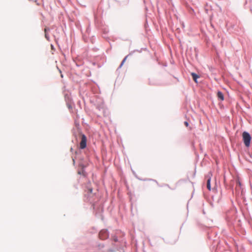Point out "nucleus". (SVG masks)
<instances>
[{
  "label": "nucleus",
  "instance_id": "1",
  "mask_svg": "<svg viewBox=\"0 0 252 252\" xmlns=\"http://www.w3.org/2000/svg\"><path fill=\"white\" fill-rule=\"evenodd\" d=\"M242 137L245 146L246 147H249L252 139L250 134L248 132L244 131L242 133Z\"/></svg>",
  "mask_w": 252,
  "mask_h": 252
},
{
  "label": "nucleus",
  "instance_id": "2",
  "mask_svg": "<svg viewBox=\"0 0 252 252\" xmlns=\"http://www.w3.org/2000/svg\"><path fill=\"white\" fill-rule=\"evenodd\" d=\"M87 146V137L84 134H81V140L80 143V148L85 149Z\"/></svg>",
  "mask_w": 252,
  "mask_h": 252
},
{
  "label": "nucleus",
  "instance_id": "3",
  "mask_svg": "<svg viewBox=\"0 0 252 252\" xmlns=\"http://www.w3.org/2000/svg\"><path fill=\"white\" fill-rule=\"evenodd\" d=\"M108 236V232L107 230H101L99 233V237L102 240L107 238Z\"/></svg>",
  "mask_w": 252,
  "mask_h": 252
},
{
  "label": "nucleus",
  "instance_id": "4",
  "mask_svg": "<svg viewBox=\"0 0 252 252\" xmlns=\"http://www.w3.org/2000/svg\"><path fill=\"white\" fill-rule=\"evenodd\" d=\"M212 176V174L209 173L207 176V177L208 178L207 181V188L209 190H211V189L210 182Z\"/></svg>",
  "mask_w": 252,
  "mask_h": 252
},
{
  "label": "nucleus",
  "instance_id": "5",
  "mask_svg": "<svg viewBox=\"0 0 252 252\" xmlns=\"http://www.w3.org/2000/svg\"><path fill=\"white\" fill-rule=\"evenodd\" d=\"M217 96L218 98H219L220 100H224V96L223 94L221 92L219 91L217 93Z\"/></svg>",
  "mask_w": 252,
  "mask_h": 252
},
{
  "label": "nucleus",
  "instance_id": "6",
  "mask_svg": "<svg viewBox=\"0 0 252 252\" xmlns=\"http://www.w3.org/2000/svg\"><path fill=\"white\" fill-rule=\"evenodd\" d=\"M191 76L192 77V78H193V80L195 82H197V79L199 78V76L197 75L196 74H195L194 73H191Z\"/></svg>",
  "mask_w": 252,
  "mask_h": 252
},
{
  "label": "nucleus",
  "instance_id": "7",
  "mask_svg": "<svg viewBox=\"0 0 252 252\" xmlns=\"http://www.w3.org/2000/svg\"><path fill=\"white\" fill-rule=\"evenodd\" d=\"M126 58H127V56H126V57L124 59V60H123V61H122V63H121V64L120 66H122L123 65V64L124 63L126 62Z\"/></svg>",
  "mask_w": 252,
  "mask_h": 252
},
{
  "label": "nucleus",
  "instance_id": "8",
  "mask_svg": "<svg viewBox=\"0 0 252 252\" xmlns=\"http://www.w3.org/2000/svg\"><path fill=\"white\" fill-rule=\"evenodd\" d=\"M184 124H185V125L187 127H188V126H189V123H188V122H187V121H186V122H184Z\"/></svg>",
  "mask_w": 252,
  "mask_h": 252
},
{
  "label": "nucleus",
  "instance_id": "9",
  "mask_svg": "<svg viewBox=\"0 0 252 252\" xmlns=\"http://www.w3.org/2000/svg\"><path fill=\"white\" fill-rule=\"evenodd\" d=\"M92 191H93V189H92L90 188V189H88V192H89V193H92Z\"/></svg>",
  "mask_w": 252,
  "mask_h": 252
},
{
  "label": "nucleus",
  "instance_id": "10",
  "mask_svg": "<svg viewBox=\"0 0 252 252\" xmlns=\"http://www.w3.org/2000/svg\"><path fill=\"white\" fill-rule=\"evenodd\" d=\"M47 31H49V29H47V28H45V29H44V32H45V33H47Z\"/></svg>",
  "mask_w": 252,
  "mask_h": 252
},
{
  "label": "nucleus",
  "instance_id": "11",
  "mask_svg": "<svg viewBox=\"0 0 252 252\" xmlns=\"http://www.w3.org/2000/svg\"><path fill=\"white\" fill-rule=\"evenodd\" d=\"M45 37H46L47 39H48V35H47V33H45Z\"/></svg>",
  "mask_w": 252,
  "mask_h": 252
},
{
  "label": "nucleus",
  "instance_id": "12",
  "mask_svg": "<svg viewBox=\"0 0 252 252\" xmlns=\"http://www.w3.org/2000/svg\"><path fill=\"white\" fill-rule=\"evenodd\" d=\"M52 49L53 48V46L52 45H51Z\"/></svg>",
  "mask_w": 252,
  "mask_h": 252
}]
</instances>
